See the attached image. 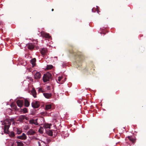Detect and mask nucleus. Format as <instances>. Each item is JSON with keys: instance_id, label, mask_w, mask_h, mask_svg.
I'll return each instance as SVG.
<instances>
[{"instance_id": "obj_1", "label": "nucleus", "mask_w": 146, "mask_h": 146, "mask_svg": "<svg viewBox=\"0 0 146 146\" xmlns=\"http://www.w3.org/2000/svg\"><path fill=\"white\" fill-rule=\"evenodd\" d=\"M11 124V121L8 119H5L3 122L2 124L4 125V133L7 134L9 132V129Z\"/></svg>"}, {"instance_id": "obj_2", "label": "nucleus", "mask_w": 146, "mask_h": 146, "mask_svg": "<svg viewBox=\"0 0 146 146\" xmlns=\"http://www.w3.org/2000/svg\"><path fill=\"white\" fill-rule=\"evenodd\" d=\"M51 74L49 72L44 74L43 77V80L44 82H46L49 81L51 78Z\"/></svg>"}, {"instance_id": "obj_3", "label": "nucleus", "mask_w": 146, "mask_h": 146, "mask_svg": "<svg viewBox=\"0 0 146 146\" xmlns=\"http://www.w3.org/2000/svg\"><path fill=\"white\" fill-rule=\"evenodd\" d=\"M76 56L78 57V58L80 59V63H79V61L78 60H77L76 61V63H77V64H78V65L79 66V67L80 66V64H79L80 63V62L81 61H82L83 59V56L80 53H77V54Z\"/></svg>"}, {"instance_id": "obj_4", "label": "nucleus", "mask_w": 146, "mask_h": 146, "mask_svg": "<svg viewBox=\"0 0 146 146\" xmlns=\"http://www.w3.org/2000/svg\"><path fill=\"white\" fill-rule=\"evenodd\" d=\"M40 36L43 37L47 38H50L51 37V36L49 35V34L46 33L44 32H41L40 33Z\"/></svg>"}, {"instance_id": "obj_5", "label": "nucleus", "mask_w": 146, "mask_h": 146, "mask_svg": "<svg viewBox=\"0 0 146 146\" xmlns=\"http://www.w3.org/2000/svg\"><path fill=\"white\" fill-rule=\"evenodd\" d=\"M16 103L19 107H21L23 105L24 102L23 100H18L17 101Z\"/></svg>"}, {"instance_id": "obj_6", "label": "nucleus", "mask_w": 146, "mask_h": 146, "mask_svg": "<svg viewBox=\"0 0 146 146\" xmlns=\"http://www.w3.org/2000/svg\"><path fill=\"white\" fill-rule=\"evenodd\" d=\"M40 52L42 55H45L47 52V50L46 48H43L40 49Z\"/></svg>"}, {"instance_id": "obj_7", "label": "nucleus", "mask_w": 146, "mask_h": 146, "mask_svg": "<svg viewBox=\"0 0 146 146\" xmlns=\"http://www.w3.org/2000/svg\"><path fill=\"white\" fill-rule=\"evenodd\" d=\"M17 138L22 140H25L27 139V136L25 134L23 133L21 135L17 136Z\"/></svg>"}, {"instance_id": "obj_8", "label": "nucleus", "mask_w": 146, "mask_h": 146, "mask_svg": "<svg viewBox=\"0 0 146 146\" xmlns=\"http://www.w3.org/2000/svg\"><path fill=\"white\" fill-rule=\"evenodd\" d=\"M45 130L46 133L47 134L50 136H52L53 132L52 130H50L49 129H46Z\"/></svg>"}, {"instance_id": "obj_9", "label": "nucleus", "mask_w": 146, "mask_h": 146, "mask_svg": "<svg viewBox=\"0 0 146 146\" xmlns=\"http://www.w3.org/2000/svg\"><path fill=\"white\" fill-rule=\"evenodd\" d=\"M44 96L46 98H49L52 96L51 93H44L43 94Z\"/></svg>"}, {"instance_id": "obj_10", "label": "nucleus", "mask_w": 146, "mask_h": 146, "mask_svg": "<svg viewBox=\"0 0 146 146\" xmlns=\"http://www.w3.org/2000/svg\"><path fill=\"white\" fill-rule=\"evenodd\" d=\"M36 133V132L32 129H30L27 132L28 135H34Z\"/></svg>"}, {"instance_id": "obj_11", "label": "nucleus", "mask_w": 146, "mask_h": 146, "mask_svg": "<svg viewBox=\"0 0 146 146\" xmlns=\"http://www.w3.org/2000/svg\"><path fill=\"white\" fill-rule=\"evenodd\" d=\"M31 63L32 65V67H34L36 65V59L35 58H33L31 60Z\"/></svg>"}, {"instance_id": "obj_12", "label": "nucleus", "mask_w": 146, "mask_h": 146, "mask_svg": "<svg viewBox=\"0 0 146 146\" xmlns=\"http://www.w3.org/2000/svg\"><path fill=\"white\" fill-rule=\"evenodd\" d=\"M52 125V124H48L47 123H45L44 125V127L46 129H50V126Z\"/></svg>"}, {"instance_id": "obj_13", "label": "nucleus", "mask_w": 146, "mask_h": 146, "mask_svg": "<svg viewBox=\"0 0 146 146\" xmlns=\"http://www.w3.org/2000/svg\"><path fill=\"white\" fill-rule=\"evenodd\" d=\"M19 121L22 122L25 119V116L24 115H20L19 116Z\"/></svg>"}, {"instance_id": "obj_14", "label": "nucleus", "mask_w": 146, "mask_h": 146, "mask_svg": "<svg viewBox=\"0 0 146 146\" xmlns=\"http://www.w3.org/2000/svg\"><path fill=\"white\" fill-rule=\"evenodd\" d=\"M29 123L31 124H34L35 125H36V119H31L29 121Z\"/></svg>"}, {"instance_id": "obj_15", "label": "nucleus", "mask_w": 146, "mask_h": 146, "mask_svg": "<svg viewBox=\"0 0 146 146\" xmlns=\"http://www.w3.org/2000/svg\"><path fill=\"white\" fill-rule=\"evenodd\" d=\"M128 139L130 141L133 143H134L135 142V140L134 138L131 136H129L128 137Z\"/></svg>"}, {"instance_id": "obj_16", "label": "nucleus", "mask_w": 146, "mask_h": 146, "mask_svg": "<svg viewBox=\"0 0 146 146\" xmlns=\"http://www.w3.org/2000/svg\"><path fill=\"white\" fill-rule=\"evenodd\" d=\"M24 103V105L26 107H28L29 106L30 103L27 100H25Z\"/></svg>"}, {"instance_id": "obj_17", "label": "nucleus", "mask_w": 146, "mask_h": 146, "mask_svg": "<svg viewBox=\"0 0 146 146\" xmlns=\"http://www.w3.org/2000/svg\"><path fill=\"white\" fill-rule=\"evenodd\" d=\"M32 107L35 108H36V101H34L31 104Z\"/></svg>"}, {"instance_id": "obj_18", "label": "nucleus", "mask_w": 146, "mask_h": 146, "mask_svg": "<svg viewBox=\"0 0 146 146\" xmlns=\"http://www.w3.org/2000/svg\"><path fill=\"white\" fill-rule=\"evenodd\" d=\"M31 92L33 97L34 98L36 97V90L33 89L31 91Z\"/></svg>"}, {"instance_id": "obj_19", "label": "nucleus", "mask_w": 146, "mask_h": 146, "mask_svg": "<svg viewBox=\"0 0 146 146\" xmlns=\"http://www.w3.org/2000/svg\"><path fill=\"white\" fill-rule=\"evenodd\" d=\"M51 105L50 104L46 105L45 106V109L46 110H50L51 108Z\"/></svg>"}, {"instance_id": "obj_20", "label": "nucleus", "mask_w": 146, "mask_h": 146, "mask_svg": "<svg viewBox=\"0 0 146 146\" xmlns=\"http://www.w3.org/2000/svg\"><path fill=\"white\" fill-rule=\"evenodd\" d=\"M43 128L42 127H40V128L38 130V132L40 133V134L43 133Z\"/></svg>"}, {"instance_id": "obj_21", "label": "nucleus", "mask_w": 146, "mask_h": 146, "mask_svg": "<svg viewBox=\"0 0 146 146\" xmlns=\"http://www.w3.org/2000/svg\"><path fill=\"white\" fill-rule=\"evenodd\" d=\"M28 48L29 49H33L34 48V46L32 44H30L28 46Z\"/></svg>"}, {"instance_id": "obj_22", "label": "nucleus", "mask_w": 146, "mask_h": 146, "mask_svg": "<svg viewBox=\"0 0 146 146\" xmlns=\"http://www.w3.org/2000/svg\"><path fill=\"white\" fill-rule=\"evenodd\" d=\"M9 135L11 137H13L15 136V134L13 132L11 131L9 133Z\"/></svg>"}, {"instance_id": "obj_23", "label": "nucleus", "mask_w": 146, "mask_h": 146, "mask_svg": "<svg viewBox=\"0 0 146 146\" xmlns=\"http://www.w3.org/2000/svg\"><path fill=\"white\" fill-rule=\"evenodd\" d=\"M53 67L52 65H48L47 66L46 69L47 70L51 69Z\"/></svg>"}, {"instance_id": "obj_24", "label": "nucleus", "mask_w": 146, "mask_h": 146, "mask_svg": "<svg viewBox=\"0 0 146 146\" xmlns=\"http://www.w3.org/2000/svg\"><path fill=\"white\" fill-rule=\"evenodd\" d=\"M41 77V74L39 72H37V79H39Z\"/></svg>"}, {"instance_id": "obj_25", "label": "nucleus", "mask_w": 146, "mask_h": 146, "mask_svg": "<svg viewBox=\"0 0 146 146\" xmlns=\"http://www.w3.org/2000/svg\"><path fill=\"white\" fill-rule=\"evenodd\" d=\"M16 132H17V134H19L20 133H21L22 132V131L21 130L18 129H16Z\"/></svg>"}, {"instance_id": "obj_26", "label": "nucleus", "mask_w": 146, "mask_h": 146, "mask_svg": "<svg viewBox=\"0 0 146 146\" xmlns=\"http://www.w3.org/2000/svg\"><path fill=\"white\" fill-rule=\"evenodd\" d=\"M16 143H17L18 145L19 146H22L23 145V144L21 142L17 141Z\"/></svg>"}, {"instance_id": "obj_27", "label": "nucleus", "mask_w": 146, "mask_h": 146, "mask_svg": "<svg viewBox=\"0 0 146 146\" xmlns=\"http://www.w3.org/2000/svg\"><path fill=\"white\" fill-rule=\"evenodd\" d=\"M38 92H43L44 91L42 89V88H38Z\"/></svg>"}, {"instance_id": "obj_28", "label": "nucleus", "mask_w": 146, "mask_h": 146, "mask_svg": "<svg viewBox=\"0 0 146 146\" xmlns=\"http://www.w3.org/2000/svg\"><path fill=\"white\" fill-rule=\"evenodd\" d=\"M27 109L26 108H24L23 109V111L24 113H26L27 112Z\"/></svg>"}, {"instance_id": "obj_29", "label": "nucleus", "mask_w": 146, "mask_h": 146, "mask_svg": "<svg viewBox=\"0 0 146 146\" xmlns=\"http://www.w3.org/2000/svg\"><path fill=\"white\" fill-rule=\"evenodd\" d=\"M33 72H34V73L35 74L34 77L36 79V72L35 71H34Z\"/></svg>"}, {"instance_id": "obj_30", "label": "nucleus", "mask_w": 146, "mask_h": 146, "mask_svg": "<svg viewBox=\"0 0 146 146\" xmlns=\"http://www.w3.org/2000/svg\"><path fill=\"white\" fill-rule=\"evenodd\" d=\"M62 77H59L58 78V80L59 82H60L61 80L62 79Z\"/></svg>"}, {"instance_id": "obj_31", "label": "nucleus", "mask_w": 146, "mask_h": 146, "mask_svg": "<svg viewBox=\"0 0 146 146\" xmlns=\"http://www.w3.org/2000/svg\"><path fill=\"white\" fill-rule=\"evenodd\" d=\"M40 106V103L38 102L37 101V108H38Z\"/></svg>"}, {"instance_id": "obj_32", "label": "nucleus", "mask_w": 146, "mask_h": 146, "mask_svg": "<svg viewBox=\"0 0 146 146\" xmlns=\"http://www.w3.org/2000/svg\"><path fill=\"white\" fill-rule=\"evenodd\" d=\"M37 143L38 145V146H41L40 141H38Z\"/></svg>"}, {"instance_id": "obj_33", "label": "nucleus", "mask_w": 146, "mask_h": 146, "mask_svg": "<svg viewBox=\"0 0 146 146\" xmlns=\"http://www.w3.org/2000/svg\"><path fill=\"white\" fill-rule=\"evenodd\" d=\"M50 89V86H48L47 87V90H49Z\"/></svg>"}, {"instance_id": "obj_34", "label": "nucleus", "mask_w": 146, "mask_h": 146, "mask_svg": "<svg viewBox=\"0 0 146 146\" xmlns=\"http://www.w3.org/2000/svg\"><path fill=\"white\" fill-rule=\"evenodd\" d=\"M70 53H71V54H72L73 53V51L72 50H71V51H69Z\"/></svg>"}, {"instance_id": "obj_35", "label": "nucleus", "mask_w": 146, "mask_h": 146, "mask_svg": "<svg viewBox=\"0 0 146 146\" xmlns=\"http://www.w3.org/2000/svg\"><path fill=\"white\" fill-rule=\"evenodd\" d=\"M54 9H52V10H51L52 11H54Z\"/></svg>"}, {"instance_id": "obj_36", "label": "nucleus", "mask_w": 146, "mask_h": 146, "mask_svg": "<svg viewBox=\"0 0 146 146\" xmlns=\"http://www.w3.org/2000/svg\"><path fill=\"white\" fill-rule=\"evenodd\" d=\"M37 49L39 48L37 46Z\"/></svg>"}, {"instance_id": "obj_37", "label": "nucleus", "mask_w": 146, "mask_h": 146, "mask_svg": "<svg viewBox=\"0 0 146 146\" xmlns=\"http://www.w3.org/2000/svg\"><path fill=\"white\" fill-rule=\"evenodd\" d=\"M37 125H38V124L37 123Z\"/></svg>"}, {"instance_id": "obj_38", "label": "nucleus", "mask_w": 146, "mask_h": 146, "mask_svg": "<svg viewBox=\"0 0 146 146\" xmlns=\"http://www.w3.org/2000/svg\"><path fill=\"white\" fill-rule=\"evenodd\" d=\"M42 106V105H41V106Z\"/></svg>"}]
</instances>
